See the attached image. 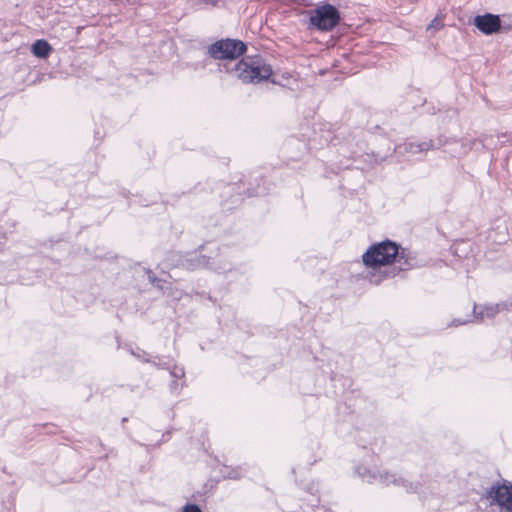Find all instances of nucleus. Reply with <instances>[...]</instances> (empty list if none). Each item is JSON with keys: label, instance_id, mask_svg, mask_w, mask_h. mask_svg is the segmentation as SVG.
Instances as JSON below:
<instances>
[{"label": "nucleus", "instance_id": "obj_1", "mask_svg": "<svg viewBox=\"0 0 512 512\" xmlns=\"http://www.w3.org/2000/svg\"><path fill=\"white\" fill-rule=\"evenodd\" d=\"M362 260L370 268L387 266L394 261L397 263V266L384 270L378 276L373 275L370 281L375 285L380 284L384 278L394 277L400 271L411 269L416 263V258L409 249L400 247L391 240H384L371 245L363 254Z\"/></svg>", "mask_w": 512, "mask_h": 512}, {"label": "nucleus", "instance_id": "obj_2", "mask_svg": "<svg viewBox=\"0 0 512 512\" xmlns=\"http://www.w3.org/2000/svg\"><path fill=\"white\" fill-rule=\"evenodd\" d=\"M227 71L235 75L244 84H257L268 80L273 73L271 65L266 63L259 55L245 57L234 64L232 68H228Z\"/></svg>", "mask_w": 512, "mask_h": 512}, {"label": "nucleus", "instance_id": "obj_3", "mask_svg": "<svg viewBox=\"0 0 512 512\" xmlns=\"http://www.w3.org/2000/svg\"><path fill=\"white\" fill-rule=\"evenodd\" d=\"M246 44L238 39H221L208 48L210 57L218 60H234L246 52Z\"/></svg>", "mask_w": 512, "mask_h": 512}, {"label": "nucleus", "instance_id": "obj_4", "mask_svg": "<svg viewBox=\"0 0 512 512\" xmlns=\"http://www.w3.org/2000/svg\"><path fill=\"white\" fill-rule=\"evenodd\" d=\"M340 13L331 4L315 8L310 15V25L320 31H330L338 25Z\"/></svg>", "mask_w": 512, "mask_h": 512}, {"label": "nucleus", "instance_id": "obj_5", "mask_svg": "<svg viewBox=\"0 0 512 512\" xmlns=\"http://www.w3.org/2000/svg\"><path fill=\"white\" fill-rule=\"evenodd\" d=\"M167 261L168 265L171 267H179L188 271H194L196 269L206 267L209 263V258L195 253H187L183 255L179 252H173L168 256Z\"/></svg>", "mask_w": 512, "mask_h": 512}, {"label": "nucleus", "instance_id": "obj_6", "mask_svg": "<svg viewBox=\"0 0 512 512\" xmlns=\"http://www.w3.org/2000/svg\"><path fill=\"white\" fill-rule=\"evenodd\" d=\"M487 498L491 504L497 503L501 508L512 512V484L505 482L502 485L492 486L487 491Z\"/></svg>", "mask_w": 512, "mask_h": 512}, {"label": "nucleus", "instance_id": "obj_7", "mask_svg": "<svg viewBox=\"0 0 512 512\" xmlns=\"http://www.w3.org/2000/svg\"><path fill=\"white\" fill-rule=\"evenodd\" d=\"M474 25L484 34L491 35L500 30L501 20L498 15L486 13L474 19Z\"/></svg>", "mask_w": 512, "mask_h": 512}, {"label": "nucleus", "instance_id": "obj_8", "mask_svg": "<svg viewBox=\"0 0 512 512\" xmlns=\"http://www.w3.org/2000/svg\"><path fill=\"white\" fill-rule=\"evenodd\" d=\"M435 148L433 140L422 141L419 143L415 142H404L395 147V152L398 154H411L415 155L418 153L426 152Z\"/></svg>", "mask_w": 512, "mask_h": 512}, {"label": "nucleus", "instance_id": "obj_9", "mask_svg": "<svg viewBox=\"0 0 512 512\" xmlns=\"http://www.w3.org/2000/svg\"><path fill=\"white\" fill-rule=\"evenodd\" d=\"M378 479L381 483L389 485L394 484L396 486H403L407 492H415L417 490V485L407 482L401 477H396L395 475L389 474L388 472L380 473Z\"/></svg>", "mask_w": 512, "mask_h": 512}, {"label": "nucleus", "instance_id": "obj_10", "mask_svg": "<svg viewBox=\"0 0 512 512\" xmlns=\"http://www.w3.org/2000/svg\"><path fill=\"white\" fill-rule=\"evenodd\" d=\"M52 51L51 45L43 39L37 40L32 45V52L36 57L47 58Z\"/></svg>", "mask_w": 512, "mask_h": 512}, {"label": "nucleus", "instance_id": "obj_11", "mask_svg": "<svg viewBox=\"0 0 512 512\" xmlns=\"http://www.w3.org/2000/svg\"><path fill=\"white\" fill-rule=\"evenodd\" d=\"M473 312H474V315L476 318L483 319L485 316L491 318V317H494L499 312V308H498V305L486 306V307L482 308V310L480 312H478L477 306L474 305Z\"/></svg>", "mask_w": 512, "mask_h": 512}, {"label": "nucleus", "instance_id": "obj_12", "mask_svg": "<svg viewBox=\"0 0 512 512\" xmlns=\"http://www.w3.org/2000/svg\"><path fill=\"white\" fill-rule=\"evenodd\" d=\"M158 359V362L156 361H152L151 363H153L156 367L158 368H161V369H167L169 370L172 366V359L170 358H160V357H157Z\"/></svg>", "mask_w": 512, "mask_h": 512}, {"label": "nucleus", "instance_id": "obj_13", "mask_svg": "<svg viewBox=\"0 0 512 512\" xmlns=\"http://www.w3.org/2000/svg\"><path fill=\"white\" fill-rule=\"evenodd\" d=\"M169 370H170V375L173 378H176V379L183 378L184 375H185L184 368L180 367V366H177V365H174V364H172V366H171V368Z\"/></svg>", "mask_w": 512, "mask_h": 512}, {"label": "nucleus", "instance_id": "obj_14", "mask_svg": "<svg viewBox=\"0 0 512 512\" xmlns=\"http://www.w3.org/2000/svg\"><path fill=\"white\" fill-rule=\"evenodd\" d=\"M146 272H147V275H148V279H149V281H150V282H151L155 287H157V288H159V289H163V285H162V284H163V282H164V281H163L162 279H160V278L156 277V276L154 275V273H153L150 269H148Z\"/></svg>", "mask_w": 512, "mask_h": 512}, {"label": "nucleus", "instance_id": "obj_15", "mask_svg": "<svg viewBox=\"0 0 512 512\" xmlns=\"http://www.w3.org/2000/svg\"><path fill=\"white\" fill-rule=\"evenodd\" d=\"M183 512H202L198 505L196 504H187L183 508Z\"/></svg>", "mask_w": 512, "mask_h": 512}, {"label": "nucleus", "instance_id": "obj_16", "mask_svg": "<svg viewBox=\"0 0 512 512\" xmlns=\"http://www.w3.org/2000/svg\"><path fill=\"white\" fill-rule=\"evenodd\" d=\"M132 354H133V355H135L136 357H138L139 359H141V360H142V361H144V362H147V363L152 362V361L150 360V358H147V357H146V355H147V354H146V352H145V351H141V353H138V354H136V353L132 352Z\"/></svg>", "mask_w": 512, "mask_h": 512}, {"label": "nucleus", "instance_id": "obj_17", "mask_svg": "<svg viewBox=\"0 0 512 512\" xmlns=\"http://www.w3.org/2000/svg\"><path fill=\"white\" fill-rule=\"evenodd\" d=\"M441 26V23L439 21H437V19H434L431 24L428 26V29H430L431 27H435V28H438Z\"/></svg>", "mask_w": 512, "mask_h": 512}, {"label": "nucleus", "instance_id": "obj_18", "mask_svg": "<svg viewBox=\"0 0 512 512\" xmlns=\"http://www.w3.org/2000/svg\"><path fill=\"white\" fill-rule=\"evenodd\" d=\"M357 472H358V474H359L361 477L365 478V473H366V471H365V472H361V468H358V469H357Z\"/></svg>", "mask_w": 512, "mask_h": 512}, {"label": "nucleus", "instance_id": "obj_19", "mask_svg": "<svg viewBox=\"0 0 512 512\" xmlns=\"http://www.w3.org/2000/svg\"><path fill=\"white\" fill-rule=\"evenodd\" d=\"M171 388H172V389H176V388H177V386H176V382H173V383H172Z\"/></svg>", "mask_w": 512, "mask_h": 512}, {"label": "nucleus", "instance_id": "obj_20", "mask_svg": "<svg viewBox=\"0 0 512 512\" xmlns=\"http://www.w3.org/2000/svg\"><path fill=\"white\" fill-rule=\"evenodd\" d=\"M465 323H466V322H460V321H459V322L455 323L454 325H456V326H457V325H463V324H465Z\"/></svg>", "mask_w": 512, "mask_h": 512}]
</instances>
